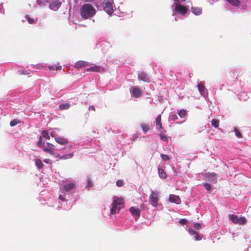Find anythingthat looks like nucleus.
I'll list each match as a JSON object with an SVG mask.
<instances>
[{"instance_id": "13", "label": "nucleus", "mask_w": 251, "mask_h": 251, "mask_svg": "<svg viewBox=\"0 0 251 251\" xmlns=\"http://www.w3.org/2000/svg\"><path fill=\"white\" fill-rule=\"evenodd\" d=\"M129 211L133 216H135L138 217L140 216L141 210L138 208L132 206L129 208Z\"/></svg>"}, {"instance_id": "17", "label": "nucleus", "mask_w": 251, "mask_h": 251, "mask_svg": "<svg viewBox=\"0 0 251 251\" xmlns=\"http://www.w3.org/2000/svg\"><path fill=\"white\" fill-rule=\"evenodd\" d=\"M229 219L232 221V222L234 224H237L238 222V217L234 214H229L228 215Z\"/></svg>"}, {"instance_id": "6", "label": "nucleus", "mask_w": 251, "mask_h": 251, "mask_svg": "<svg viewBox=\"0 0 251 251\" xmlns=\"http://www.w3.org/2000/svg\"><path fill=\"white\" fill-rule=\"evenodd\" d=\"M60 0H50V9L56 11L60 7L61 3Z\"/></svg>"}, {"instance_id": "24", "label": "nucleus", "mask_w": 251, "mask_h": 251, "mask_svg": "<svg viewBox=\"0 0 251 251\" xmlns=\"http://www.w3.org/2000/svg\"><path fill=\"white\" fill-rule=\"evenodd\" d=\"M238 224H239L240 225H244L247 223V219L243 217H238Z\"/></svg>"}, {"instance_id": "49", "label": "nucleus", "mask_w": 251, "mask_h": 251, "mask_svg": "<svg viewBox=\"0 0 251 251\" xmlns=\"http://www.w3.org/2000/svg\"><path fill=\"white\" fill-rule=\"evenodd\" d=\"M89 109V110H92V111H95V108L93 105L90 106Z\"/></svg>"}, {"instance_id": "8", "label": "nucleus", "mask_w": 251, "mask_h": 251, "mask_svg": "<svg viewBox=\"0 0 251 251\" xmlns=\"http://www.w3.org/2000/svg\"><path fill=\"white\" fill-rule=\"evenodd\" d=\"M175 10L176 11H178L182 14H185L187 12V10L186 7L179 3L176 4Z\"/></svg>"}, {"instance_id": "7", "label": "nucleus", "mask_w": 251, "mask_h": 251, "mask_svg": "<svg viewBox=\"0 0 251 251\" xmlns=\"http://www.w3.org/2000/svg\"><path fill=\"white\" fill-rule=\"evenodd\" d=\"M114 204H115L117 206H118V212L120 209L123 206L124 204V200L122 198L115 197L112 202Z\"/></svg>"}, {"instance_id": "9", "label": "nucleus", "mask_w": 251, "mask_h": 251, "mask_svg": "<svg viewBox=\"0 0 251 251\" xmlns=\"http://www.w3.org/2000/svg\"><path fill=\"white\" fill-rule=\"evenodd\" d=\"M89 65V63L85 61H78L76 62L75 65V67L77 69H81Z\"/></svg>"}, {"instance_id": "37", "label": "nucleus", "mask_w": 251, "mask_h": 251, "mask_svg": "<svg viewBox=\"0 0 251 251\" xmlns=\"http://www.w3.org/2000/svg\"><path fill=\"white\" fill-rule=\"evenodd\" d=\"M124 185V181L122 179H118L116 181V185L118 187H121Z\"/></svg>"}, {"instance_id": "22", "label": "nucleus", "mask_w": 251, "mask_h": 251, "mask_svg": "<svg viewBox=\"0 0 251 251\" xmlns=\"http://www.w3.org/2000/svg\"><path fill=\"white\" fill-rule=\"evenodd\" d=\"M48 68L50 71H54V70H60L62 69L61 66H56L54 65H50L48 67Z\"/></svg>"}, {"instance_id": "28", "label": "nucleus", "mask_w": 251, "mask_h": 251, "mask_svg": "<svg viewBox=\"0 0 251 251\" xmlns=\"http://www.w3.org/2000/svg\"><path fill=\"white\" fill-rule=\"evenodd\" d=\"M21 121L18 119H15L10 122V125L11 126H14L16 125L21 123Z\"/></svg>"}, {"instance_id": "35", "label": "nucleus", "mask_w": 251, "mask_h": 251, "mask_svg": "<svg viewBox=\"0 0 251 251\" xmlns=\"http://www.w3.org/2000/svg\"><path fill=\"white\" fill-rule=\"evenodd\" d=\"M178 115L180 117H184L186 115V111L184 109H181L178 112Z\"/></svg>"}, {"instance_id": "50", "label": "nucleus", "mask_w": 251, "mask_h": 251, "mask_svg": "<svg viewBox=\"0 0 251 251\" xmlns=\"http://www.w3.org/2000/svg\"><path fill=\"white\" fill-rule=\"evenodd\" d=\"M176 116V117H175L174 120H175V119H176L177 118V116Z\"/></svg>"}, {"instance_id": "41", "label": "nucleus", "mask_w": 251, "mask_h": 251, "mask_svg": "<svg viewBox=\"0 0 251 251\" xmlns=\"http://www.w3.org/2000/svg\"><path fill=\"white\" fill-rule=\"evenodd\" d=\"M194 227L195 229L199 230L201 227V225L200 223H196L194 225Z\"/></svg>"}, {"instance_id": "10", "label": "nucleus", "mask_w": 251, "mask_h": 251, "mask_svg": "<svg viewBox=\"0 0 251 251\" xmlns=\"http://www.w3.org/2000/svg\"><path fill=\"white\" fill-rule=\"evenodd\" d=\"M138 78L139 80L145 82H149L150 81V77L144 72L139 73L138 75Z\"/></svg>"}, {"instance_id": "45", "label": "nucleus", "mask_w": 251, "mask_h": 251, "mask_svg": "<svg viewBox=\"0 0 251 251\" xmlns=\"http://www.w3.org/2000/svg\"><path fill=\"white\" fill-rule=\"evenodd\" d=\"M179 223H180L181 225L185 224H186V223H187V220H186V219H180V220L179 221Z\"/></svg>"}, {"instance_id": "30", "label": "nucleus", "mask_w": 251, "mask_h": 251, "mask_svg": "<svg viewBox=\"0 0 251 251\" xmlns=\"http://www.w3.org/2000/svg\"><path fill=\"white\" fill-rule=\"evenodd\" d=\"M35 161L36 166H37V167L38 169H41L43 168V164L42 161H41V160H40L39 159H35Z\"/></svg>"}, {"instance_id": "36", "label": "nucleus", "mask_w": 251, "mask_h": 251, "mask_svg": "<svg viewBox=\"0 0 251 251\" xmlns=\"http://www.w3.org/2000/svg\"><path fill=\"white\" fill-rule=\"evenodd\" d=\"M161 157L164 161H168L170 160L169 156L167 154H161Z\"/></svg>"}, {"instance_id": "23", "label": "nucleus", "mask_w": 251, "mask_h": 251, "mask_svg": "<svg viewBox=\"0 0 251 251\" xmlns=\"http://www.w3.org/2000/svg\"><path fill=\"white\" fill-rule=\"evenodd\" d=\"M198 87L200 93L203 95L204 93V87L203 84L201 82H200L198 84Z\"/></svg>"}, {"instance_id": "12", "label": "nucleus", "mask_w": 251, "mask_h": 251, "mask_svg": "<svg viewBox=\"0 0 251 251\" xmlns=\"http://www.w3.org/2000/svg\"><path fill=\"white\" fill-rule=\"evenodd\" d=\"M54 139L57 143L61 145H65L69 142V141L64 137L56 136L55 137Z\"/></svg>"}, {"instance_id": "4", "label": "nucleus", "mask_w": 251, "mask_h": 251, "mask_svg": "<svg viewBox=\"0 0 251 251\" xmlns=\"http://www.w3.org/2000/svg\"><path fill=\"white\" fill-rule=\"evenodd\" d=\"M130 92L135 98H138L142 95V92L140 88L137 86H133L130 89Z\"/></svg>"}, {"instance_id": "39", "label": "nucleus", "mask_w": 251, "mask_h": 251, "mask_svg": "<svg viewBox=\"0 0 251 251\" xmlns=\"http://www.w3.org/2000/svg\"><path fill=\"white\" fill-rule=\"evenodd\" d=\"M87 187L89 189L90 188L93 186V183L90 178H88L87 179V184L86 185Z\"/></svg>"}, {"instance_id": "43", "label": "nucleus", "mask_w": 251, "mask_h": 251, "mask_svg": "<svg viewBox=\"0 0 251 251\" xmlns=\"http://www.w3.org/2000/svg\"><path fill=\"white\" fill-rule=\"evenodd\" d=\"M205 189L208 191H210L211 190V185L209 183H205L204 185Z\"/></svg>"}, {"instance_id": "42", "label": "nucleus", "mask_w": 251, "mask_h": 251, "mask_svg": "<svg viewBox=\"0 0 251 251\" xmlns=\"http://www.w3.org/2000/svg\"><path fill=\"white\" fill-rule=\"evenodd\" d=\"M188 232L189 233V234L191 235H195L196 234H197V232L195 231L194 230L191 229V228H189L188 229Z\"/></svg>"}, {"instance_id": "47", "label": "nucleus", "mask_w": 251, "mask_h": 251, "mask_svg": "<svg viewBox=\"0 0 251 251\" xmlns=\"http://www.w3.org/2000/svg\"><path fill=\"white\" fill-rule=\"evenodd\" d=\"M21 74H23V75H29V73L27 72V71L26 70H25V71H22V73H20Z\"/></svg>"}, {"instance_id": "29", "label": "nucleus", "mask_w": 251, "mask_h": 251, "mask_svg": "<svg viewBox=\"0 0 251 251\" xmlns=\"http://www.w3.org/2000/svg\"><path fill=\"white\" fill-rule=\"evenodd\" d=\"M211 125L214 128H218L219 126V121L217 119H213L211 121Z\"/></svg>"}, {"instance_id": "20", "label": "nucleus", "mask_w": 251, "mask_h": 251, "mask_svg": "<svg viewBox=\"0 0 251 251\" xmlns=\"http://www.w3.org/2000/svg\"><path fill=\"white\" fill-rule=\"evenodd\" d=\"M158 171L159 176L161 178H165L167 177V175L163 169L159 168Z\"/></svg>"}, {"instance_id": "26", "label": "nucleus", "mask_w": 251, "mask_h": 251, "mask_svg": "<svg viewBox=\"0 0 251 251\" xmlns=\"http://www.w3.org/2000/svg\"><path fill=\"white\" fill-rule=\"evenodd\" d=\"M229 3L234 6H238L240 4V1L238 0H226Z\"/></svg>"}, {"instance_id": "14", "label": "nucleus", "mask_w": 251, "mask_h": 251, "mask_svg": "<svg viewBox=\"0 0 251 251\" xmlns=\"http://www.w3.org/2000/svg\"><path fill=\"white\" fill-rule=\"evenodd\" d=\"M75 187V184L74 183H69L68 184H65L63 186L64 191L66 192L71 191L74 189Z\"/></svg>"}, {"instance_id": "19", "label": "nucleus", "mask_w": 251, "mask_h": 251, "mask_svg": "<svg viewBox=\"0 0 251 251\" xmlns=\"http://www.w3.org/2000/svg\"><path fill=\"white\" fill-rule=\"evenodd\" d=\"M191 11L197 15H199L201 13V9L199 7H192Z\"/></svg>"}, {"instance_id": "1", "label": "nucleus", "mask_w": 251, "mask_h": 251, "mask_svg": "<svg viewBox=\"0 0 251 251\" xmlns=\"http://www.w3.org/2000/svg\"><path fill=\"white\" fill-rule=\"evenodd\" d=\"M81 17L84 19H87L93 17L96 13V9L90 4H84L80 9Z\"/></svg>"}, {"instance_id": "40", "label": "nucleus", "mask_w": 251, "mask_h": 251, "mask_svg": "<svg viewBox=\"0 0 251 251\" xmlns=\"http://www.w3.org/2000/svg\"><path fill=\"white\" fill-rule=\"evenodd\" d=\"M194 237L195 238V239L197 241L201 240L202 239V236L199 235L198 232L194 236Z\"/></svg>"}, {"instance_id": "16", "label": "nucleus", "mask_w": 251, "mask_h": 251, "mask_svg": "<svg viewBox=\"0 0 251 251\" xmlns=\"http://www.w3.org/2000/svg\"><path fill=\"white\" fill-rule=\"evenodd\" d=\"M155 125L157 129H160L162 128L161 124V117L160 115H158L155 119Z\"/></svg>"}, {"instance_id": "11", "label": "nucleus", "mask_w": 251, "mask_h": 251, "mask_svg": "<svg viewBox=\"0 0 251 251\" xmlns=\"http://www.w3.org/2000/svg\"><path fill=\"white\" fill-rule=\"evenodd\" d=\"M169 201L171 202H174L176 204H179L181 200L179 196L173 194H171L169 196Z\"/></svg>"}, {"instance_id": "18", "label": "nucleus", "mask_w": 251, "mask_h": 251, "mask_svg": "<svg viewBox=\"0 0 251 251\" xmlns=\"http://www.w3.org/2000/svg\"><path fill=\"white\" fill-rule=\"evenodd\" d=\"M100 69L101 68L99 66H94L87 69V71L95 72H100Z\"/></svg>"}, {"instance_id": "38", "label": "nucleus", "mask_w": 251, "mask_h": 251, "mask_svg": "<svg viewBox=\"0 0 251 251\" xmlns=\"http://www.w3.org/2000/svg\"><path fill=\"white\" fill-rule=\"evenodd\" d=\"M234 131H235L236 136L238 138H241L242 137V134L240 133V131L238 129L235 128Z\"/></svg>"}, {"instance_id": "31", "label": "nucleus", "mask_w": 251, "mask_h": 251, "mask_svg": "<svg viewBox=\"0 0 251 251\" xmlns=\"http://www.w3.org/2000/svg\"><path fill=\"white\" fill-rule=\"evenodd\" d=\"M141 127L144 132H147L150 129V126L148 124H142Z\"/></svg>"}, {"instance_id": "34", "label": "nucleus", "mask_w": 251, "mask_h": 251, "mask_svg": "<svg viewBox=\"0 0 251 251\" xmlns=\"http://www.w3.org/2000/svg\"><path fill=\"white\" fill-rule=\"evenodd\" d=\"M42 136L43 137V138L45 137V138H46L47 139H48V140H49L50 138V137L49 135L48 132L46 130L42 131Z\"/></svg>"}, {"instance_id": "2", "label": "nucleus", "mask_w": 251, "mask_h": 251, "mask_svg": "<svg viewBox=\"0 0 251 251\" xmlns=\"http://www.w3.org/2000/svg\"><path fill=\"white\" fill-rule=\"evenodd\" d=\"M159 199V193L157 191H151L149 197V202L151 204L155 207L158 206V202Z\"/></svg>"}, {"instance_id": "21", "label": "nucleus", "mask_w": 251, "mask_h": 251, "mask_svg": "<svg viewBox=\"0 0 251 251\" xmlns=\"http://www.w3.org/2000/svg\"><path fill=\"white\" fill-rule=\"evenodd\" d=\"M45 141H43V137L42 136H40L39 140L37 143L38 146L40 148H42L45 146Z\"/></svg>"}, {"instance_id": "27", "label": "nucleus", "mask_w": 251, "mask_h": 251, "mask_svg": "<svg viewBox=\"0 0 251 251\" xmlns=\"http://www.w3.org/2000/svg\"><path fill=\"white\" fill-rule=\"evenodd\" d=\"M73 156H74V153H69L67 154H65L64 155L61 156L60 157V159L66 160V159H70V158H72Z\"/></svg>"}, {"instance_id": "46", "label": "nucleus", "mask_w": 251, "mask_h": 251, "mask_svg": "<svg viewBox=\"0 0 251 251\" xmlns=\"http://www.w3.org/2000/svg\"><path fill=\"white\" fill-rule=\"evenodd\" d=\"M44 162L47 163V164H51V161L50 159L46 158L44 159Z\"/></svg>"}, {"instance_id": "15", "label": "nucleus", "mask_w": 251, "mask_h": 251, "mask_svg": "<svg viewBox=\"0 0 251 251\" xmlns=\"http://www.w3.org/2000/svg\"><path fill=\"white\" fill-rule=\"evenodd\" d=\"M206 176L209 180L213 183L216 182V174L214 173H208L206 174Z\"/></svg>"}, {"instance_id": "32", "label": "nucleus", "mask_w": 251, "mask_h": 251, "mask_svg": "<svg viewBox=\"0 0 251 251\" xmlns=\"http://www.w3.org/2000/svg\"><path fill=\"white\" fill-rule=\"evenodd\" d=\"M70 106V104L68 103H62L59 105V108L61 110H65L68 109Z\"/></svg>"}, {"instance_id": "44", "label": "nucleus", "mask_w": 251, "mask_h": 251, "mask_svg": "<svg viewBox=\"0 0 251 251\" xmlns=\"http://www.w3.org/2000/svg\"><path fill=\"white\" fill-rule=\"evenodd\" d=\"M160 138L161 139L163 140V141H167L168 140V138L166 136H165V135H163L162 134H160Z\"/></svg>"}, {"instance_id": "33", "label": "nucleus", "mask_w": 251, "mask_h": 251, "mask_svg": "<svg viewBox=\"0 0 251 251\" xmlns=\"http://www.w3.org/2000/svg\"><path fill=\"white\" fill-rule=\"evenodd\" d=\"M25 18L26 20L28 21V23L30 24H33L35 22V20L34 19L30 17L28 15H26L25 17Z\"/></svg>"}, {"instance_id": "5", "label": "nucleus", "mask_w": 251, "mask_h": 251, "mask_svg": "<svg viewBox=\"0 0 251 251\" xmlns=\"http://www.w3.org/2000/svg\"><path fill=\"white\" fill-rule=\"evenodd\" d=\"M47 147H44L42 148L43 150L48 153L51 155H54L55 153L54 146L50 143H47Z\"/></svg>"}, {"instance_id": "3", "label": "nucleus", "mask_w": 251, "mask_h": 251, "mask_svg": "<svg viewBox=\"0 0 251 251\" xmlns=\"http://www.w3.org/2000/svg\"><path fill=\"white\" fill-rule=\"evenodd\" d=\"M113 0H103L102 2L103 8L108 15H111L113 12Z\"/></svg>"}, {"instance_id": "48", "label": "nucleus", "mask_w": 251, "mask_h": 251, "mask_svg": "<svg viewBox=\"0 0 251 251\" xmlns=\"http://www.w3.org/2000/svg\"><path fill=\"white\" fill-rule=\"evenodd\" d=\"M59 199L61 200L62 201H66L65 198H64V197L61 195H59Z\"/></svg>"}, {"instance_id": "25", "label": "nucleus", "mask_w": 251, "mask_h": 251, "mask_svg": "<svg viewBox=\"0 0 251 251\" xmlns=\"http://www.w3.org/2000/svg\"><path fill=\"white\" fill-rule=\"evenodd\" d=\"M112 208L110 210V213L112 215H114L116 213L117 210H118V206H117L115 204L112 203Z\"/></svg>"}]
</instances>
